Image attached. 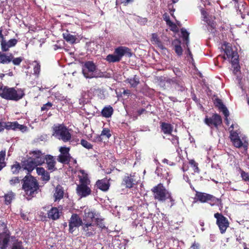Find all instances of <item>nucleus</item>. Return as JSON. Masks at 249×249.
<instances>
[{
  "instance_id": "42",
  "label": "nucleus",
  "mask_w": 249,
  "mask_h": 249,
  "mask_svg": "<svg viewBox=\"0 0 249 249\" xmlns=\"http://www.w3.org/2000/svg\"><path fill=\"white\" fill-rule=\"evenodd\" d=\"M231 63L232 64V67L233 68V72L234 74H236L237 72L240 71V69L238 57H236V58L231 60Z\"/></svg>"
},
{
  "instance_id": "39",
  "label": "nucleus",
  "mask_w": 249,
  "mask_h": 249,
  "mask_svg": "<svg viewBox=\"0 0 249 249\" xmlns=\"http://www.w3.org/2000/svg\"><path fill=\"white\" fill-rule=\"evenodd\" d=\"M125 82L129 83L131 87L136 88L140 84V80L139 77L135 75L133 78H127Z\"/></svg>"
},
{
  "instance_id": "36",
  "label": "nucleus",
  "mask_w": 249,
  "mask_h": 249,
  "mask_svg": "<svg viewBox=\"0 0 249 249\" xmlns=\"http://www.w3.org/2000/svg\"><path fill=\"white\" fill-rule=\"evenodd\" d=\"M151 41L153 44L157 45L161 49L163 50L165 49V47L157 33L152 34Z\"/></svg>"
},
{
  "instance_id": "60",
  "label": "nucleus",
  "mask_w": 249,
  "mask_h": 249,
  "mask_svg": "<svg viewBox=\"0 0 249 249\" xmlns=\"http://www.w3.org/2000/svg\"><path fill=\"white\" fill-rule=\"evenodd\" d=\"M103 138L102 137V136L100 135H98L96 136V137L94 138L93 141L94 142H102L103 141Z\"/></svg>"
},
{
  "instance_id": "41",
  "label": "nucleus",
  "mask_w": 249,
  "mask_h": 249,
  "mask_svg": "<svg viewBox=\"0 0 249 249\" xmlns=\"http://www.w3.org/2000/svg\"><path fill=\"white\" fill-rule=\"evenodd\" d=\"M15 194L12 191L8 192L4 195V203L6 205H9L15 198Z\"/></svg>"
},
{
  "instance_id": "15",
  "label": "nucleus",
  "mask_w": 249,
  "mask_h": 249,
  "mask_svg": "<svg viewBox=\"0 0 249 249\" xmlns=\"http://www.w3.org/2000/svg\"><path fill=\"white\" fill-rule=\"evenodd\" d=\"M114 54L118 57L121 61L124 55H126L130 57L132 55L131 49L125 46H119L114 50Z\"/></svg>"
},
{
  "instance_id": "35",
  "label": "nucleus",
  "mask_w": 249,
  "mask_h": 249,
  "mask_svg": "<svg viewBox=\"0 0 249 249\" xmlns=\"http://www.w3.org/2000/svg\"><path fill=\"white\" fill-rule=\"evenodd\" d=\"M163 18L166 21V24L171 28V31H176L177 30V26L170 20V17L167 13H165L163 15Z\"/></svg>"
},
{
  "instance_id": "56",
  "label": "nucleus",
  "mask_w": 249,
  "mask_h": 249,
  "mask_svg": "<svg viewBox=\"0 0 249 249\" xmlns=\"http://www.w3.org/2000/svg\"><path fill=\"white\" fill-rule=\"evenodd\" d=\"M167 199H169L170 201L171 202V206L174 205L175 204V200L172 196L171 193L169 192L167 196L166 197V200Z\"/></svg>"
},
{
  "instance_id": "37",
  "label": "nucleus",
  "mask_w": 249,
  "mask_h": 249,
  "mask_svg": "<svg viewBox=\"0 0 249 249\" xmlns=\"http://www.w3.org/2000/svg\"><path fill=\"white\" fill-rule=\"evenodd\" d=\"M12 243L10 249H24L23 243L21 240L16 239L15 237H12Z\"/></svg>"
},
{
  "instance_id": "9",
  "label": "nucleus",
  "mask_w": 249,
  "mask_h": 249,
  "mask_svg": "<svg viewBox=\"0 0 249 249\" xmlns=\"http://www.w3.org/2000/svg\"><path fill=\"white\" fill-rule=\"evenodd\" d=\"M214 217L216 219V224L219 228L220 233H225L230 225L228 218L219 213H214Z\"/></svg>"
},
{
  "instance_id": "50",
  "label": "nucleus",
  "mask_w": 249,
  "mask_h": 249,
  "mask_svg": "<svg viewBox=\"0 0 249 249\" xmlns=\"http://www.w3.org/2000/svg\"><path fill=\"white\" fill-rule=\"evenodd\" d=\"M239 171L241 174V177L242 179L245 181L249 182V174L243 171L241 168L239 169Z\"/></svg>"
},
{
  "instance_id": "51",
  "label": "nucleus",
  "mask_w": 249,
  "mask_h": 249,
  "mask_svg": "<svg viewBox=\"0 0 249 249\" xmlns=\"http://www.w3.org/2000/svg\"><path fill=\"white\" fill-rule=\"evenodd\" d=\"M171 136V138L170 139V140L172 142V144L175 147H178L179 146V140L178 137L177 136L170 135Z\"/></svg>"
},
{
  "instance_id": "52",
  "label": "nucleus",
  "mask_w": 249,
  "mask_h": 249,
  "mask_svg": "<svg viewBox=\"0 0 249 249\" xmlns=\"http://www.w3.org/2000/svg\"><path fill=\"white\" fill-rule=\"evenodd\" d=\"M12 59L11 61H12V63L15 65H19L20 64V63L23 60V58L22 57L14 58L12 54Z\"/></svg>"
},
{
  "instance_id": "59",
  "label": "nucleus",
  "mask_w": 249,
  "mask_h": 249,
  "mask_svg": "<svg viewBox=\"0 0 249 249\" xmlns=\"http://www.w3.org/2000/svg\"><path fill=\"white\" fill-rule=\"evenodd\" d=\"M201 14L202 15V16L204 19H206L208 17V14L207 11L204 9L202 8L201 9Z\"/></svg>"
},
{
  "instance_id": "32",
  "label": "nucleus",
  "mask_w": 249,
  "mask_h": 249,
  "mask_svg": "<svg viewBox=\"0 0 249 249\" xmlns=\"http://www.w3.org/2000/svg\"><path fill=\"white\" fill-rule=\"evenodd\" d=\"M172 44L174 46V50L176 53L179 56L182 55L183 50L180 46L181 41L179 39H174Z\"/></svg>"
},
{
  "instance_id": "57",
  "label": "nucleus",
  "mask_w": 249,
  "mask_h": 249,
  "mask_svg": "<svg viewBox=\"0 0 249 249\" xmlns=\"http://www.w3.org/2000/svg\"><path fill=\"white\" fill-rule=\"evenodd\" d=\"M6 156V151L1 150L0 151V161H5V158Z\"/></svg>"
},
{
  "instance_id": "4",
  "label": "nucleus",
  "mask_w": 249,
  "mask_h": 249,
  "mask_svg": "<svg viewBox=\"0 0 249 249\" xmlns=\"http://www.w3.org/2000/svg\"><path fill=\"white\" fill-rule=\"evenodd\" d=\"M233 124H232L229 127L230 138L234 146L236 148H243L245 152H247L248 149L249 142L246 138H243L241 139L236 131L233 130Z\"/></svg>"
},
{
  "instance_id": "16",
  "label": "nucleus",
  "mask_w": 249,
  "mask_h": 249,
  "mask_svg": "<svg viewBox=\"0 0 249 249\" xmlns=\"http://www.w3.org/2000/svg\"><path fill=\"white\" fill-rule=\"evenodd\" d=\"M82 229L85 232L84 235L86 237L92 236L96 233V228L93 222L83 223Z\"/></svg>"
},
{
  "instance_id": "43",
  "label": "nucleus",
  "mask_w": 249,
  "mask_h": 249,
  "mask_svg": "<svg viewBox=\"0 0 249 249\" xmlns=\"http://www.w3.org/2000/svg\"><path fill=\"white\" fill-rule=\"evenodd\" d=\"M63 36L66 41L69 42L71 43H75L76 39V38L74 36L70 34L68 31L63 34Z\"/></svg>"
},
{
  "instance_id": "55",
  "label": "nucleus",
  "mask_w": 249,
  "mask_h": 249,
  "mask_svg": "<svg viewBox=\"0 0 249 249\" xmlns=\"http://www.w3.org/2000/svg\"><path fill=\"white\" fill-rule=\"evenodd\" d=\"M53 104L51 102H48L45 104H44L41 107V111H47L49 110L53 106Z\"/></svg>"
},
{
  "instance_id": "20",
  "label": "nucleus",
  "mask_w": 249,
  "mask_h": 249,
  "mask_svg": "<svg viewBox=\"0 0 249 249\" xmlns=\"http://www.w3.org/2000/svg\"><path fill=\"white\" fill-rule=\"evenodd\" d=\"M5 128L7 130L18 129L22 132H24L27 129L26 126L19 124L17 121L5 122Z\"/></svg>"
},
{
  "instance_id": "12",
  "label": "nucleus",
  "mask_w": 249,
  "mask_h": 249,
  "mask_svg": "<svg viewBox=\"0 0 249 249\" xmlns=\"http://www.w3.org/2000/svg\"><path fill=\"white\" fill-rule=\"evenodd\" d=\"M70 150V147L65 146L61 147L59 148L60 154L58 156L57 160L63 164H69L71 158L69 153Z\"/></svg>"
},
{
  "instance_id": "24",
  "label": "nucleus",
  "mask_w": 249,
  "mask_h": 249,
  "mask_svg": "<svg viewBox=\"0 0 249 249\" xmlns=\"http://www.w3.org/2000/svg\"><path fill=\"white\" fill-rule=\"evenodd\" d=\"M36 173L38 176H41V180L45 183L50 179V175L49 172L46 170L43 167H36Z\"/></svg>"
},
{
  "instance_id": "13",
  "label": "nucleus",
  "mask_w": 249,
  "mask_h": 249,
  "mask_svg": "<svg viewBox=\"0 0 249 249\" xmlns=\"http://www.w3.org/2000/svg\"><path fill=\"white\" fill-rule=\"evenodd\" d=\"M204 123L209 126L212 128L213 126L216 128L222 123L221 117L217 113L214 114L212 117L206 116Z\"/></svg>"
},
{
  "instance_id": "28",
  "label": "nucleus",
  "mask_w": 249,
  "mask_h": 249,
  "mask_svg": "<svg viewBox=\"0 0 249 249\" xmlns=\"http://www.w3.org/2000/svg\"><path fill=\"white\" fill-rule=\"evenodd\" d=\"M214 104L215 106L218 108V109L222 111L224 116H227L229 115V112L226 107V106L223 104L222 100L218 98H216L213 101Z\"/></svg>"
},
{
  "instance_id": "31",
  "label": "nucleus",
  "mask_w": 249,
  "mask_h": 249,
  "mask_svg": "<svg viewBox=\"0 0 249 249\" xmlns=\"http://www.w3.org/2000/svg\"><path fill=\"white\" fill-rule=\"evenodd\" d=\"M64 194L63 188L60 185H57L55 189V192L53 195L54 201H56L57 200H60L63 198Z\"/></svg>"
},
{
  "instance_id": "44",
  "label": "nucleus",
  "mask_w": 249,
  "mask_h": 249,
  "mask_svg": "<svg viewBox=\"0 0 249 249\" xmlns=\"http://www.w3.org/2000/svg\"><path fill=\"white\" fill-rule=\"evenodd\" d=\"M95 226H96L102 229H106L105 222V218L96 217L95 218Z\"/></svg>"
},
{
  "instance_id": "61",
  "label": "nucleus",
  "mask_w": 249,
  "mask_h": 249,
  "mask_svg": "<svg viewBox=\"0 0 249 249\" xmlns=\"http://www.w3.org/2000/svg\"><path fill=\"white\" fill-rule=\"evenodd\" d=\"M135 0H121V3L124 6H127L129 3L133 2Z\"/></svg>"
},
{
  "instance_id": "6",
  "label": "nucleus",
  "mask_w": 249,
  "mask_h": 249,
  "mask_svg": "<svg viewBox=\"0 0 249 249\" xmlns=\"http://www.w3.org/2000/svg\"><path fill=\"white\" fill-rule=\"evenodd\" d=\"M151 191L153 193L154 199L160 202L165 201L166 197L169 192L161 183L153 187Z\"/></svg>"
},
{
  "instance_id": "49",
  "label": "nucleus",
  "mask_w": 249,
  "mask_h": 249,
  "mask_svg": "<svg viewBox=\"0 0 249 249\" xmlns=\"http://www.w3.org/2000/svg\"><path fill=\"white\" fill-rule=\"evenodd\" d=\"M189 164L193 168L195 172L198 173L199 171V168L198 167V163L196 162L194 160H191L189 161Z\"/></svg>"
},
{
  "instance_id": "8",
  "label": "nucleus",
  "mask_w": 249,
  "mask_h": 249,
  "mask_svg": "<svg viewBox=\"0 0 249 249\" xmlns=\"http://www.w3.org/2000/svg\"><path fill=\"white\" fill-rule=\"evenodd\" d=\"M196 197L197 200L202 203L209 202L211 206L218 203L220 199L214 196L200 192H196Z\"/></svg>"
},
{
  "instance_id": "27",
  "label": "nucleus",
  "mask_w": 249,
  "mask_h": 249,
  "mask_svg": "<svg viewBox=\"0 0 249 249\" xmlns=\"http://www.w3.org/2000/svg\"><path fill=\"white\" fill-rule=\"evenodd\" d=\"M10 234L6 232L0 233V249H6L10 240Z\"/></svg>"
},
{
  "instance_id": "40",
  "label": "nucleus",
  "mask_w": 249,
  "mask_h": 249,
  "mask_svg": "<svg viewBox=\"0 0 249 249\" xmlns=\"http://www.w3.org/2000/svg\"><path fill=\"white\" fill-rule=\"evenodd\" d=\"M12 59V54L6 55L5 53L0 52V63L2 64H8Z\"/></svg>"
},
{
  "instance_id": "34",
  "label": "nucleus",
  "mask_w": 249,
  "mask_h": 249,
  "mask_svg": "<svg viewBox=\"0 0 249 249\" xmlns=\"http://www.w3.org/2000/svg\"><path fill=\"white\" fill-rule=\"evenodd\" d=\"M181 38H182L183 43L185 44L186 47L189 46V35L190 33L186 30V29L182 28L180 29Z\"/></svg>"
},
{
  "instance_id": "45",
  "label": "nucleus",
  "mask_w": 249,
  "mask_h": 249,
  "mask_svg": "<svg viewBox=\"0 0 249 249\" xmlns=\"http://www.w3.org/2000/svg\"><path fill=\"white\" fill-rule=\"evenodd\" d=\"M21 181L20 178L18 176H14L11 178L9 181V183L10 186L15 187L17 185H20V182Z\"/></svg>"
},
{
  "instance_id": "53",
  "label": "nucleus",
  "mask_w": 249,
  "mask_h": 249,
  "mask_svg": "<svg viewBox=\"0 0 249 249\" xmlns=\"http://www.w3.org/2000/svg\"><path fill=\"white\" fill-rule=\"evenodd\" d=\"M208 25V30L211 32V33H214V30L216 28V23L214 21H212L211 22H209V23Z\"/></svg>"
},
{
  "instance_id": "22",
  "label": "nucleus",
  "mask_w": 249,
  "mask_h": 249,
  "mask_svg": "<svg viewBox=\"0 0 249 249\" xmlns=\"http://www.w3.org/2000/svg\"><path fill=\"white\" fill-rule=\"evenodd\" d=\"M96 185L97 188L103 192H107L109 190L110 186L109 179H108L107 178L98 179L96 182Z\"/></svg>"
},
{
  "instance_id": "17",
  "label": "nucleus",
  "mask_w": 249,
  "mask_h": 249,
  "mask_svg": "<svg viewBox=\"0 0 249 249\" xmlns=\"http://www.w3.org/2000/svg\"><path fill=\"white\" fill-rule=\"evenodd\" d=\"M76 193L81 198L85 197L91 193L90 188L86 184H78L77 185Z\"/></svg>"
},
{
  "instance_id": "10",
  "label": "nucleus",
  "mask_w": 249,
  "mask_h": 249,
  "mask_svg": "<svg viewBox=\"0 0 249 249\" xmlns=\"http://www.w3.org/2000/svg\"><path fill=\"white\" fill-rule=\"evenodd\" d=\"M83 221L79 215L76 213H73L69 220V231L71 233L75 231L77 228L82 226Z\"/></svg>"
},
{
  "instance_id": "47",
  "label": "nucleus",
  "mask_w": 249,
  "mask_h": 249,
  "mask_svg": "<svg viewBox=\"0 0 249 249\" xmlns=\"http://www.w3.org/2000/svg\"><path fill=\"white\" fill-rule=\"evenodd\" d=\"M80 143L84 147L87 149L89 150L93 148L92 144L85 139H82Z\"/></svg>"
},
{
  "instance_id": "1",
  "label": "nucleus",
  "mask_w": 249,
  "mask_h": 249,
  "mask_svg": "<svg viewBox=\"0 0 249 249\" xmlns=\"http://www.w3.org/2000/svg\"><path fill=\"white\" fill-rule=\"evenodd\" d=\"M22 189L29 197V199L34 197L38 193L39 185L35 177L31 175H26L22 179Z\"/></svg>"
},
{
  "instance_id": "21",
  "label": "nucleus",
  "mask_w": 249,
  "mask_h": 249,
  "mask_svg": "<svg viewBox=\"0 0 249 249\" xmlns=\"http://www.w3.org/2000/svg\"><path fill=\"white\" fill-rule=\"evenodd\" d=\"M47 164V169L51 172H53L57 170V168L55 167L56 163L55 158L51 155L47 154L45 156V163Z\"/></svg>"
},
{
  "instance_id": "38",
  "label": "nucleus",
  "mask_w": 249,
  "mask_h": 249,
  "mask_svg": "<svg viewBox=\"0 0 249 249\" xmlns=\"http://www.w3.org/2000/svg\"><path fill=\"white\" fill-rule=\"evenodd\" d=\"M113 113V109L110 106L104 107L101 111V114L102 116L105 118L110 117Z\"/></svg>"
},
{
  "instance_id": "58",
  "label": "nucleus",
  "mask_w": 249,
  "mask_h": 249,
  "mask_svg": "<svg viewBox=\"0 0 249 249\" xmlns=\"http://www.w3.org/2000/svg\"><path fill=\"white\" fill-rule=\"evenodd\" d=\"M192 249H200V245L199 243L195 241L191 246Z\"/></svg>"
},
{
  "instance_id": "19",
  "label": "nucleus",
  "mask_w": 249,
  "mask_h": 249,
  "mask_svg": "<svg viewBox=\"0 0 249 249\" xmlns=\"http://www.w3.org/2000/svg\"><path fill=\"white\" fill-rule=\"evenodd\" d=\"M222 48L228 58H231V60H233L236 58V57H239L237 52L233 51L232 47L230 43L225 42L222 45Z\"/></svg>"
},
{
  "instance_id": "18",
  "label": "nucleus",
  "mask_w": 249,
  "mask_h": 249,
  "mask_svg": "<svg viewBox=\"0 0 249 249\" xmlns=\"http://www.w3.org/2000/svg\"><path fill=\"white\" fill-rule=\"evenodd\" d=\"M22 170L27 171V175H31V172L36 167V164L30 158L21 161Z\"/></svg>"
},
{
  "instance_id": "26",
  "label": "nucleus",
  "mask_w": 249,
  "mask_h": 249,
  "mask_svg": "<svg viewBox=\"0 0 249 249\" xmlns=\"http://www.w3.org/2000/svg\"><path fill=\"white\" fill-rule=\"evenodd\" d=\"M95 215V213L94 211L89 209H85L84 210V215L83 219V223L93 222Z\"/></svg>"
},
{
  "instance_id": "48",
  "label": "nucleus",
  "mask_w": 249,
  "mask_h": 249,
  "mask_svg": "<svg viewBox=\"0 0 249 249\" xmlns=\"http://www.w3.org/2000/svg\"><path fill=\"white\" fill-rule=\"evenodd\" d=\"M100 135L103 138L104 136H105L107 139H109L111 137V134L110 130L108 128H104Z\"/></svg>"
},
{
  "instance_id": "25",
  "label": "nucleus",
  "mask_w": 249,
  "mask_h": 249,
  "mask_svg": "<svg viewBox=\"0 0 249 249\" xmlns=\"http://www.w3.org/2000/svg\"><path fill=\"white\" fill-rule=\"evenodd\" d=\"M61 212L56 207H52V208L48 211L47 217L49 219L53 220H56L60 217Z\"/></svg>"
},
{
  "instance_id": "14",
  "label": "nucleus",
  "mask_w": 249,
  "mask_h": 249,
  "mask_svg": "<svg viewBox=\"0 0 249 249\" xmlns=\"http://www.w3.org/2000/svg\"><path fill=\"white\" fill-rule=\"evenodd\" d=\"M137 182L135 179V176L131 174H126L123 178L122 185L126 188L131 189L137 185Z\"/></svg>"
},
{
  "instance_id": "33",
  "label": "nucleus",
  "mask_w": 249,
  "mask_h": 249,
  "mask_svg": "<svg viewBox=\"0 0 249 249\" xmlns=\"http://www.w3.org/2000/svg\"><path fill=\"white\" fill-rule=\"evenodd\" d=\"M79 172L81 175H79L78 178H79V184H86L88 185L90 183V180L88 178V174L85 172L84 170H80Z\"/></svg>"
},
{
  "instance_id": "30",
  "label": "nucleus",
  "mask_w": 249,
  "mask_h": 249,
  "mask_svg": "<svg viewBox=\"0 0 249 249\" xmlns=\"http://www.w3.org/2000/svg\"><path fill=\"white\" fill-rule=\"evenodd\" d=\"M22 170L21 163L17 161H15L10 165V171L13 175H17Z\"/></svg>"
},
{
  "instance_id": "23",
  "label": "nucleus",
  "mask_w": 249,
  "mask_h": 249,
  "mask_svg": "<svg viewBox=\"0 0 249 249\" xmlns=\"http://www.w3.org/2000/svg\"><path fill=\"white\" fill-rule=\"evenodd\" d=\"M18 43V40L14 38L11 39L8 41L5 39L1 40L0 41L1 48L3 52H7L10 48L14 47Z\"/></svg>"
},
{
  "instance_id": "62",
  "label": "nucleus",
  "mask_w": 249,
  "mask_h": 249,
  "mask_svg": "<svg viewBox=\"0 0 249 249\" xmlns=\"http://www.w3.org/2000/svg\"><path fill=\"white\" fill-rule=\"evenodd\" d=\"M5 122H0V132H3L5 129Z\"/></svg>"
},
{
  "instance_id": "11",
  "label": "nucleus",
  "mask_w": 249,
  "mask_h": 249,
  "mask_svg": "<svg viewBox=\"0 0 249 249\" xmlns=\"http://www.w3.org/2000/svg\"><path fill=\"white\" fill-rule=\"evenodd\" d=\"M32 156L30 158L36 164L37 166H41L45 163V158L46 155L41 150H35L29 153Z\"/></svg>"
},
{
  "instance_id": "7",
  "label": "nucleus",
  "mask_w": 249,
  "mask_h": 249,
  "mask_svg": "<svg viewBox=\"0 0 249 249\" xmlns=\"http://www.w3.org/2000/svg\"><path fill=\"white\" fill-rule=\"evenodd\" d=\"M166 82L170 85L173 91L179 93L187 90L183 80L180 77L168 78Z\"/></svg>"
},
{
  "instance_id": "5",
  "label": "nucleus",
  "mask_w": 249,
  "mask_h": 249,
  "mask_svg": "<svg viewBox=\"0 0 249 249\" xmlns=\"http://www.w3.org/2000/svg\"><path fill=\"white\" fill-rule=\"evenodd\" d=\"M53 136L64 142H69L71 138V135L67 127L63 124L54 125L53 127Z\"/></svg>"
},
{
  "instance_id": "46",
  "label": "nucleus",
  "mask_w": 249,
  "mask_h": 249,
  "mask_svg": "<svg viewBox=\"0 0 249 249\" xmlns=\"http://www.w3.org/2000/svg\"><path fill=\"white\" fill-rule=\"evenodd\" d=\"M105 60L108 63H115L119 62L120 61L118 57L115 55V54H109L107 55L105 58Z\"/></svg>"
},
{
  "instance_id": "63",
  "label": "nucleus",
  "mask_w": 249,
  "mask_h": 249,
  "mask_svg": "<svg viewBox=\"0 0 249 249\" xmlns=\"http://www.w3.org/2000/svg\"><path fill=\"white\" fill-rule=\"evenodd\" d=\"M6 165L5 161H0V171H1Z\"/></svg>"
},
{
  "instance_id": "2",
  "label": "nucleus",
  "mask_w": 249,
  "mask_h": 249,
  "mask_svg": "<svg viewBox=\"0 0 249 249\" xmlns=\"http://www.w3.org/2000/svg\"><path fill=\"white\" fill-rule=\"evenodd\" d=\"M25 95L24 91L21 89L9 88L0 84V96L7 100L18 101Z\"/></svg>"
},
{
  "instance_id": "54",
  "label": "nucleus",
  "mask_w": 249,
  "mask_h": 249,
  "mask_svg": "<svg viewBox=\"0 0 249 249\" xmlns=\"http://www.w3.org/2000/svg\"><path fill=\"white\" fill-rule=\"evenodd\" d=\"M35 63H36V65L34 67V73L38 75L40 71V65L36 61H35Z\"/></svg>"
},
{
  "instance_id": "64",
  "label": "nucleus",
  "mask_w": 249,
  "mask_h": 249,
  "mask_svg": "<svg viewBox=\"0 0 249 249\" xmlns=\"http://www.w3.org/2000/svg\"><path fill=\"white\" fill-rule=\"evenodd\" d=\"M146 112V111L144 108H142L137 111V114L138 115L140 116L141 115Z\"/></svg>"
},
{
  "instance_id": "3",
  "label": "nucleus",
  "mask_w": 249,
  "mask_h": 249,
  "mask_svg": "<svg viewBox=\"0 0 249 249\" xmlns=\"http://www.w3.org/2000/svg\"><path fill=\"white\" fill-rule=\"evenodd\" d=\"M82 73L86 78L101 77L102 72H98V68L92 61H86L82 67Z\"/></svg>"
},
{
  "instance_id": "29",
  "label": "nucleus",
  "mask_w": 249,
  "mask_h": 249,
  "mask_svg": "<svg viewBox=\"0 0 249 249\" xmlns=\"http://www.w3.org/2000/svg\"><path fill=\"white\" fill-rule=\"evenodd\" d=\"M160 128L161 131L165 135H171L173 130V126L169 123H160Z\"/></svg>"
}]
</instances>
